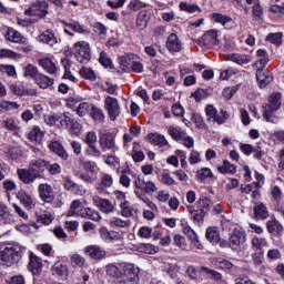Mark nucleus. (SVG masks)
<instances>
[{
  "instance_id": "nucleus-15",
  "label": "nucleus",
  "mask_w": 284,
  "mask_h": 284,
  "mask_svg": "<svg viewBox=\"0 0 284 284\" xmlns=\"http://www.w3.org/2000/svg\"><path fill=\"white\" fill-rule=\"evenodd\" d=\"M84 254L90 256L93 261H103L105 258L106 253L101 246L98 245H90L84 248Z\"/></svg>"
},
{
  "instance_id": "nucleus-43",
  "label": "nucleus",
  "mask_w": 284,
  "mask_h": 284,
  "mask_svg": "<svg viewBox=\"0 0 284 284\" xmlns=\"http://www.w3.org/2000/svg\"><path fill=\"white\" fill-rule=\"evenodd\" d=\"M267 245V241L263 237H253L252 247L255 252H265L263 248Z\"/></svg>"
},
{
  "instance_id": "nucleus-18",
  "label": "nucleus",
  "mask_w": 284,
  "mask_h": 284,
  "mask_svg": "<svg viewBox=\"0 0 284 284\" xmlns=\"http://www.w3.org/2000/svg\"><path fill=\"white\" fill-rule=\"evenodd\" d=\"M100 232V236L101 239H103V241H118V242H122L123 241V235H121V233L116 232V231H109L108 227L102 226L99 230Z\"/></svg>"
},
{
  "instance_id": "nucleus-33",
  "label": "nucleus",
  "mask_w": 284,
  "mask_h": 284,
  "mask_svg": "<svg viewBox=\"0 0 284 284\" xmlns=\"http://www.w3.org/2000/svg\"><path fill=\"white\" fill-rule=\"evenodd\" d=\"M187 211L191 214V219L195 221L196 223L203 222V219H205V215L207 214V211L203 209H194V206H187Z\"/></svg>"
},
{
  "instance_id": "nucleus-2",
  "label": "nucleus",
  "mask_w": 284,
  "mask_h": 284,
  "mask_svg": "<svg viewBox=\"0 0 284 284\" xmlns=\"http://www.w3.org/2000/svg\"><path fill=\"white\" fill-rule=\"evenodd\" d=\"M26 247L19 244H9L2 251H0V265L12 267V265L19 263L23 257Z\"/></svg>"
},
{
  "instance_id": "nucleus-4",
  "label": "nucleus",
  "mask_w": 284,
  "mask_h": 284,
  "mask_svg": "<svg viewBox=\"0 0 284 284\" xmlns=\"http://www.w3.org/2000/svg\"><path fill=\"white\" fill-rule=\"evenodd\" d=\"M38 193L43 203H53V207H61L63 203L61 201L54 202L55 195L52 185L45 183L38 186Z\"/></svg>"
},
{
  "instance_id": "nucleus-9",
  "label": "nucleus",
  "mask_w": 284,
  "mask_h": 284,
  "mask_svg": "<svg viewBox=\"0 0 284 284\" xmlns=\"http://www.w3.org/2000/svg\"><path fill=\"white\" fill-rule=\"evenodd\" d=\"M105 110L108 111L110 121H116V116L121 114L119 100L112 97H106L104 100Z\"/></svg>"
},
{
  "instance_id": "nucleus-41",
  "label": "nucleus",
  "mask_w": 284,
  "mask_h": 284,
  "mask_svg": "<svg viewBox=\"0 0 284 284\" xmlns=\"http://www.w3.org/2000/svg\"><path fill=\"white\" fill-rule=\"evenodd\" d=\"M168 133L174 141H182V139L185 136V132L181 130V128L176 126H169Z\"/></svg>"
},
{
  "instance_id": "nucleus-47",
  "label": "nucleus",
  "mask_w": 284,
  "mask_h": 284,
  "mask_svg": "<svg viewBox=\"0 0 284 284\" xmlns=\"http://www.w3.org/2000/svg\"><path fill=\"white\" fill-rule=\"evenodd\" d=\"M196 205L197 209L204 210V212L207 214L212 207V201L209 197H203L196 202Z\"/></svg>"
},
{
  "instance_id": "nucleus-63",
  "label": "nucleus",
  "mask_w": 284,
  "mask_h": 284,
  "mask_svg": "<svg viewBox=\"0 0 284 284\" xmlns=\"http://www.w3.org/2000/svg\"><path fill=\"white\" fill-rule=\"evenodd\" d=\"M64 187L69 192H74L75 190H79V184L74 183L70 176H67L64 179Z\"/></svg>"
},
{
  "instance_id": "nucleus-64",
  "label": "nucleus",
  "mask_w": 284,
  "mask_h": 284,
  "mask_svg": "<svg viewBox=\"0 0 284 284\" xmlns=\"http://www.w3.org/2000/svg\"><path fill=\"white\" fill-rule=\"evenodd\" d=\"M263 258H265V252H255L252 254L254 265H263Z\"/></svg>"
},
{
  "instance_id": "nucleus-44",
  "label": "nucleus",
  "mask_w": 284,
  "mask_h": 284,
  "mask_svg": "<svg viewBox=\"0 0 284 284\" xmlns=\"http://www.w3.org/2000/svg\"><path fill=\"white\" fill-rule=\"evenodd\" d=\"M99 63L103 65V68H109V70H114V63H112V59L105 51H102L99 57Z\"/></svg>"
},
{
  "instance_id": "nucleus-46",
  "label": "nucleus",
  "mask_w": 284,
  "mask_h": 284,
  "mask_svg": "<svg viewBox=\"0 0 284 284\" xmlns=\"http://www.w3.org/2000/svg\"><path fill=\"white\" fill-rule=\"evenodd\" d=\"M39 64L47 72H57V65L54 64V62H52V60H50V58H45V59L40 60Z\"/></svg>"
},
{
  "instance_id": "nucleus-31",
  "label": "nucleus",
  "mask_w": 284,
  "mask_h": 284,
  "mask_svg": "<svg viewBox=\"0 0 284 284\" xmlns=\"http://www.w3.org/2000/svg\"><path fill=\"white\" fill-rule=\"evenodd\" d=\"M226 61H233V63H237V65H245L250 63L251 58L246 54L232 53L226 55Z\"/></svg>"
},
{
  "instance_id": "nucleus-24",
  "label": "nucleus",
  "mask_w": 284,
  "mask_h": 284,
  "mask_svg": "<svg viewBox=\"0 0 284 284\" xmlns=\"http://www.w3.org/2000/svg\"><path fill=\"white\" fill-rule=\"evenodd\" d=\"M136 59V55L132 53H125L123 55L118 57V63L120 65V69L123 70V72L130 70V67L132 65V62Z\"/></svg>"
},
{
  "instance_id": "nucleus-7",
  "label": "nucleus",
  "mask_w": 284,
  "mask_h": 284,
  "mask_svg": "<svg viewBox=\"0 0 284 284\" xmlns=\"http://www.w3.org/2000/svg\"><path fill=\"white\" fill-rule=\"evenodd\" d=\"M139 283V267H134V264H124L122 266V277L120 283Z\"/></svg>"
},
{
  "instance_id": "nucleus-45",
  "label": "nucleus",
  "mask_w": 284,
  "mask_h": 284,
  "mask_svg": "<svg viewBox=\"0 0 284 284\" xmlns=\"http://www.w3.org/2000/svg\"><path fill=\"white\" fill-rule=\"evenodd\" d=\"M120 210H121V216H124L125 219H130V216H133L134 209L130 206L129 201L121 202Z\"/></svg>"
},
{
  "instance_id": "nucleus-49",
  "label": "nucleus",
  "mask_w": 284,
  "mask_h": 284,
  "mask_svg": "<svg viewBox=\"0 0 284 284\" xmlns=\"http://www.w3.org/2000/svg\"><path fill=\"white\" fill-rule=\"evenodd\" d=\"M212 19L215 21V23H221V26H225V23H232V18L223 16L222 13H213Z\"/></svg>"
},
{
  "instance_id": "nucleus-22",
  "label": "nucleus",
  "mask_w": 284,
  "mask_h": 284,
  "mask_svg": "<svg viewBox=\"0 0 284 284\" xmlns=\"http://www.w3.org/2000/svg\"><path fill=\"white\" fill-rule=\"evenodd\" d=\"M4 37L7 41L11 43H23L24 45L28 43V38L21 36V33L13 28H9Z\"/></svg>"
},
{
  "instance_id": "nucleus-20",
  "label": "nucleus",
  "mask_w": 284,
  "mask_h": 284,
  "mask_svg": "<svg viewBox=\"0 0 284 284\" xmlns=\"http://www.w3.org/2000/svg\"><path fill=\"white\" fill-rule=\"evenodd\" d=\"M100 146L103 152H105V150H114V148H116L114 135L110 132L102 133L100 135Z\"/></svg>"
},
{
  "instance_id": "nucleus-26",
  "label": "nucleus",
  "mask_w": 284,
  "mask_h": 284,
  "mask_svg": "<svg viewBox=\"0 0 284 284\" xmlns=\"http://www.w3.org/2000/svg\"><path fill=\"white\" fill-rule=\"evenodd\" d=\"M166 48L170 50V52H181V40H179V36L175 33H172L169 36L166 41Z\"/></svg>"
},
{
  "instance_id": "nucleus-5",
  "label": "nucleus",
  "mask_w": 284,
  "mask_h": 284,
  "mask_svg": "<svg viewBox=\"0 0 284 284\" xmlns=\"http://www.w3.org/2000/svg\"><path fill=\"white\" fill-rule=\"evenodd\" d=\"M48 1L36 0L28 10L24 11L27 17H40V19H45L48 17Z\"/></svg>"
},
{
  "instance_id": "nucleus-10",
  "label": "nucleus",
  "mask_w": 284,
  "mask_h": 284,
  "mask_svg": "<svg viewBox=\"0 0 284 284\" xmlns=\"http://www.w3.org/2000/svg\"><path fill=\"white\" fill-rule=\"evenodd\" d=\"M245 232L234 230L229 239V247H231V250H233L234 252H239L243 243H245Z\"/></svg>"
},
{
  "instance_id": "nucleus-27",
  "label": "nucleus",
  "mask_w": 284,
  "mask_h": 284,
  "mask_svg": "<svg viewBox=\"0 0 284 284\" xmlns=\"http://www.w3.org/2000/svg\"><path fill=\"white\" fill-rule=\"evenodd\" d=\"M77 216H81V219H89L90 221H99L101 219L99 212L90 207L80 209L77 212Z\"/></svg>"
},
{
  "instance_id": "nucleus-17",
  "label": "nucleus",
  "mask_w": 284,
  "mask_h": 284,
  "mask_svg": "<svg viewBox=\"0 0 284 284\" xmlns=\"http://www.w3.org/2000/svg\"><path fill=\"white\" fill-rule=\"evenodd\" d=\"M257 57H260L261 59L255 61V63L253 64V68L254 70H256V72H263L267 63H270L267 51L265 49H258Z\"/></svg>"
},
{
  "instance_id": "nucleus-60",
  "label": "nucleus",
  "mask_w": 284,
  "mask_h": 284,
  "mask_svg": "<svg viewBox=\"0 0 284 284\" xmlns=\"http://www.w3.org/2000/svg\"><path fill=\"white\" fill-rule=\"evenodd\" d=\"M81 165L87 172H91V174L97 172V162H92L90 160L81 161Z\"/></svg>"
},
{
  "instance_id": "nucleus-55",
  "label": "nucleus",
  "mask_w": 284,
  "mask_h": 284,
  "mask_svg": "<svg viewBox=\"0 0 284 284\" xmlns=\"http://www.w3.org/2000/svg\"><path fill=\"white\" fill-rule=\"evenodd\" d=\"M236 92H239V87H226L222 92V97H224L226 101H230Z\"/></svg>"
},
{
  "instance_id": "nucleus-3",
  "label": "nucleus",
  "mask_w": 284,
  "mask_h": 284,
  "mask_svg": "<svg viewBox=\"0 0 284 284\" xmlns=\"http://www.w3.org/2000/svg\"><path fill=\"white\" fill-rule=\"evenodd\" d=\"M281 93L271 94L268 98V103L263 106V116L268 123H275L272 114H274V112L277 110H281Z\"/></svg>"
},
{
  "instance_id": "nucleus-6",
  "label": "nucleus",
  "mask_w": 284,
  "mask_h": 284,
  "mask_svg": "<svg viewBox=\"0 0 284 284\" xmlns=\"http://www.w3.org/2000/svg\"><path fill=\"white\" fill-rule=\"evenodd\" d=\"M75 57L80 63H85L92 59V52L90 51V43L87 41H78L73 45Z\"/></svg>"
},
{
  "instance_id": "nucleus-25",
  "label": "nucleus",
  "mask_w": 284,
  "mask_h": 284,
  "mask_svg": "<svg viewBox=\"0 0 284 284\" xmlns=\"http://www.w3.org/2000/svg\"><path fill=\"white\" fill-rule=\"evenodd\" d=\"M17 199L20 200V203L27 209L32 210L34 207V201L32 200V195L28 194L24 190H20L17 193Z\"/></svg>"
},
{
  "instance_id": "nucleus-28",
  "label": "nucleus",
  "mask_w": 284,
  "mask_h": 284,
  "mask_svg": "<svg viewBox=\"0 0 284 284\" xmlns=\"http://www.w3.org/2000/svg\"><path fill=\"white\" fill-rule=\"evenodd\" d=\"M38 41H40L41 43H47V45H51V47L57 45V43H59V40H57V37L54 36V33L50 30L42 32L38 37Z\"/></svg>"
},
{
  "instance_id": "nucleus-58",
  "label": "nucleus",
  "mask_w": 284,
  "mask_h": 284,
  "mask_svg": "<svg viewBox=\"0 0 284 284\" xmlns=\"http://www.w3.org/2000/svg\"><path fill=\"white\" fill-rule=\"evenodd\" d=\"M1 126L6 130H10L11 132H17V130H19L17 122H14L13 119L3 120Z\"/></svg>"
},
{
  "instance_id": "nucleus-30",
  "label": "nucleus",
  "mask_w": 284,
  "mask_h": 284,
  "mask_svg": "<svg viewBox=\"0 0 284 284\" xmlns=\"http://www.w3.org/2000/svg\"><path fill=\"white\" fill-rule=\"evenodd\" d=\"M256 81L260 88H267L272 81H274V77L270 72H257Z\"/></svg>"
},
{
  "instance_id": "nucleus-32",
  "label": "nucleus",
  "mask_w": 284,
  "mask_h": 284,
  "mask_svg": "<svg viewBox=\"0 0 284 284\" xmlns=\"http://www.w3.org/2000/svg\"><path fill=\"white\" fill-rule=\"evenodd\" d=\"M253 210H254V216L258 221H265V219L270 216V211H267V206H265V204L263 203H257Z\"/></svg>"
},
{
  "instance_id": "nucleus-19",
  "label": "nucleus",
  "mask_w": 284,
  "mask_h": 284,
  "mask_svg": "<svg viewBox=\"0 0 284 284\" xmlns=\"http://www.w3.org/2000/svg\"><path fill=\"white\" fill-rule=\"evenodd\" d=\"M29 267L33 274H41L43 270V261L34 253L29 252Z\"/></svg>"
},
{
  "instance_id": "nucleus-54",
  "label": "nucleus",
  "mask_w": 284,
  "mask_h": 284,
  "mask_svg": "<svg viewBox=\"0 0 284 284\" xmlns=\"http://www.w3.org/2000/svg\"><path fill=\"white\" fill-rule=\"evenodd\" d=\"M197 176L200 181H205L206 179H214V174L212 173V170H210V168H203L197 171Z\"/></svg>"
},
{
  "instance_id": "nucleus-36",
  "label": "nucleus",
  "mask_w": 284,
  "mask_h": 284,
  "mask_svg": "<svg viewBox=\"0 0 284 284\" xmlns=\"http://www.w3.org/2000/svg\"><path fill=\"white\" fill-rule=\"evenodd\" d=\"M148 139L151 143H153V145H160V148H165V145H168V140L165 136L159 133H150Z\"/></svg>"
},
{
  "instance_id": "nucleus-48",
  "label": "nucleus",
  "mask_w": 284,
  "mask_h": 284,
  "mask_svg": "<svg viewBox=\"0 0 284 284\" xmlns=\"http://www.w3.org/2000/svg\"><path fill=\"white\" fill-rule=\"evenodd\" d=\"M92 108V104L88 102H82L77 108L75 112L78 116H85L88 113L90 114V109Z\"/></svg>"
},
{
  "instance_id": "nucleus-52",
  "label": "nucleus",
  "mask_w": 284,
  "mask_h": 284,
  "mask_svg": "<svg viewBox=\"0 0 284 284\" xmlns=\"http://www.w3.org/2000/svg\"><path fill=\"white\" fill-rule=\"evenodd\" d=\"M266 40L270 41V43H274V45H281V43H283V33H270Z\"/></svg>"
},
{
  "instance_id": "nucleus-62",
  "label": "nucleus",
  "mask_w": 284,
  "mask_h": 284,
  "mask_svg": "<svg viewBox=\"0 0 284 284\" xmlns=\"http://www.w3.org/2000/svg\"><path fill=\"white\" fill-rule=\"evenodd\" d=\"M126 174H130V171L122 170L120 183L123 185V187H130V183H132V180H130V176H128Z\"/></svg>"
},
{
  "instance_id": "nucleus-14",
  "label": "nucleus",
  "mask_w": 284,
  "mask_h": 284,
  "mask_svg": "<svg viewBox=\"0 0 284 284\" xmlns=\"http://www.w3.org/2000/svg\"><path fill=\"white\" fill-rule=\"evenodd\" d=\"M114 179H112V175L103 173L100 179V182H98L95 185L98 194H108V187H112Z\"/></svg>"
},
{
  "instance_id": "nucleus-13",
  "label": "nucleus",
  "mask_w": 284,
  "mask_h": 284,
  "mask_svg": "<svg viewBox=\"0 0 284 284\" xmlns=\"http://www.w3.org/2000/svg\"><path fill=\"white\" fill-rule=\"evenodd\" d=\"M24 77H30V79H34L36 83L42 89L50 88V85H53L54 83V80L38 72H26Z\"/></svg>"
},
{
  "instance_id": "nucleus-50",
  "label": "nucleus",
  "mask_w": 284,
  "mask_h": 284,
  "mask_svg": "<svg viewBox=\"0 0 284 284\" xmlns=\"http://www.w3.org/2000/svg\"><path fill=\"white\" fill-rule=\"evenodd\" d=\"M215 265L216 267H220V270H232V267H234V264H232V262L223 257L215 258Z\"/></svg>"
},
{
  "instance_id": "nucleus-40",
  "label": "nucleus",
  "mask_w": 284,
  "mask_h": 284,
  "mask_svg": "<svg viewBox=\"0 0 284 284\" xmlns=\"http://www.w3.org/2000/svg\"><path fill=\"white\" fill-rule=\"evenodd\" d=\"M89 114L91 119H93V121H99V123L103 122V120L105 119V114H103V110L94 105H91L89 110Z\"/></svg>"
},
{
  "instance_id": "nucleus-39",
  "label": "nucleus",
  "mask_w": 284,
  "mask_h": 284,
  "mask_svg": "<svg viewBox=\"0 0 284 284\" xmlns=\"http://www.w3.org/2000/svg\"><path fill=\"white\" fill-rule=\"evenodd\" d=\"M53 276H67L68 275V266L62 262H57L51 268Z\"/></svg>"
},
{
  "instance_id": "nucleus-8",
  "label": "nucleus",
  "mask_w": 284,
  "mask_h": 284,
  "mask_svg": "<svg viewBox=\"0 0 284 284\" xmlns=\"http://www.w3.org/2000/svg\"><path fill=\"white\" fill-rule=\"evenodd\" d=\"M197 43L202 48H214V45H219V31L214 29L206 31L201 39L197 40Z\"/></svg>"
},
{
  "instance_id": "nucleus-34",
  "label": "nucleus",
  "mask_w": 284,
  "mask_h": 284,
  "mask_svg": "<svg viewBox=\"0 0 284 284\" xmlns=\"http://www.w3.org/2000/svg\"><path fill=\"white\" fill-rule=\"evenodd\" d=\"M150 21V12L146 10H142L136 18V26L140 30H144V28H148V23Z\"/></svg>"
},
{
  "instance_id": "nucleus-12",
  "label": "nucleus",
  "mask_w": 284,
  "mask_h": 284,
  "mask_svg": "<svg viewBox=\"0 0 284 284\" xmlns=\"http://www.w3.org/2000/svg\"><path fill=\"white\" fill-rule=\"evenodd\" d=\"M62 128H67L70 134H79L81 132V123L79 121L70 118V115L64 114L63 118L60 120Z\"/></svg>"
},
{
  "instance_id": "nucleus-23",
  "label": "nucleus",
  "mask_w": 284,
  "mask_h": 284,
  "mask_svg": "<svg viewBox=\"0 0 284 284\" xmlns=\"http://www.w3.org/2000/svg\"><path fill=\"white\" fill-rule=\"evenodd\" d=\"M49 150L53 152L59 159H62V161H68V151H65V148H63V144L59 141H53L49 144Z\"/></svg>"
},
{
  "instance_id": "nucleus-57",
  "label": "nucleus",
  "mask_w": 284,
  "mask_h": 284,
  "mask_svg": "<svg viewBox=\"0 0 284 284\" xmlns=\"http://www.w3.org/2000/svg\"><path fill=\"white\" fill-rule=\"evenodd\" d=\"M85 154H88V156H93L94 159H100L101 150H99V148H97V144H91L85 150Z\"/></svg>"
},
{
  "instance_id": "nucleus-53",
  "label": "nucleus",
  "mask_w": 284,
  "mask_h": 284,
  "mask_svg": "<svg viewBox=\"0 0 284 284\" xmlns=\"http://www.w3.org/2000/svg\"><path fill=\"white\" fill-rule=\"evenodd\" d=\"M202 271L205 272V274H207V276L213 281H221V278H223V275H221V273L207 266H202Z\"/></svg>"
},
{
  "instance_id": "nucleus-29",
  "label": "nucleus",
  "mask_w": 284,
  "mask_h": 284,
  "mask_svg": "<svg viewBox=\"0 0 284 284\" xmlns=\"http://www.w3.org/2000/svg\"><path fill=\"white\" fill-rule=\"evenodd\" d=\"M205 239L213 245H216L221 241V232L216 226H210L206 229Z\"/></svg>"
},
{
  "instance_id": "nucleus-59",
  "label": "nucleus",
  "mask_w": 284,
  "mask_h": 284,
  "mask_svg": "<svg viewBox=\"0 0 284 284\" xmlns=\"http://www.w3.org/2000/svg\"><path fill=\"white\" fill-rule=\"evenodd\" d=\"M180 9H182L184 12H190V13L199 12V10H201V8H199V6L189 4L186 2H181Z\"/></svg>"
},
{
  "instance_id": "nucleus-51",
  "label": "nucleus",
  "mask_w": 284,
  "mask_h": 284,
  "mask_svg": "<svg viewBox=\"0 0 284 284\" xmlns=\"http://www.w3.org/2000/svg\"><path fill=\"white\" fill-rule=\"evenodd\" d=\"M45 170H48L49 174L52 176L61 174V165H59V163H50L45 161Z\"/></svg>"
},
{
  "instance_id": "nucleus-37",
  "label": "nucleus",
  "mask_w": 284,
  "mask_h": 284,
  "mask_svg": "<svg viewBox=\"0 0 284 284\" xmlns=\"http://www.w3.org/2000/svg\"><path fill=\"white\" fill-rule=\"evenodd\" d=\"M28 139L32 143H41L43 140V131L39 126H33V129L28 134Z\"/></svg>"
},
{
  "instance_id": "nucleus-42",
  "label": "nucleus",
  "mask_w": 284,
  "mask_h": 284,
  "mask_svg": "<svg viewBox=\"0 0 284 284\" xmlns=\"http://www.w3.org/2000/svg\"><path fill=\"white\" fill-rule=\"evenodd\" d=\"M62 23L65 28H69V30H72V32H78L79 34H85V32H88V34H90V32L85 30L82 26H80L79 22L62 21Z\"/></svg>"
},
{
  "instance_id": "nucleus-35",
  "label": "nucleus",
  "mask_w": 284,
  "mask_h": 284,
  "mask_svg": "<svg viewBox=\"0 0 284 284\" xmlns=\"http://www.w3.org/2000/svg\"><path fill=\"white\" fill-rule=\"evenodd\" d=\"M106 275L112 278H116L121 283V278H123V271L119 270V266L114 264L106 265Z\"/></svg>"
},
{
  "instance_id": "nucleus-21",
  "label": "nucleus",
  "mask_w": 284,
  "mask_h": 284,
  "mask_svg": "<svg viewBox=\"0 0 284 284\" xmlns=\"http://www.w3.org/2000/svg\"><path fill=\"white\" fill-rule=\"evenodd\" d=\"M266 230L272 236H281L283 234V224L272 216V220L266 222Z\"/></svg>"
},
{
  "instance_id": "nucleus-38",
  "label": "nucleus",
  "mask_w": 284,
  "mask_h": 284,
  "mask_svg": "<svg viewBox=\"0 0 284 284\" xmlns=\"http://www.w3.org/2000/svg\"><path fill=\"white\" fill-rule=\"evenodd\" d=\"M217 172L221 174H236V165L230 163V161L224 160L222 166H217Z\"/></svg>"
},
{
  "instance_id": "nucleus-1",
  "label": "nucleus",
  "mask_w": 284,
  "mask_h": 284,
  "mask_svg": "<svg viewBox=\"0 0 284 284\" xmlns=\"http://www.w3.org/2000/svg\"><path fill=\"white\" fill-rule=\"evenodd\" d=\"M45 160H32L28 169H18L17 174L26 185L34 183L36 179H45Z\"/></svg>"
},
{
  "instance_id": "nucleus-61",
  "label": "nucleus",
  "mask_w": 284,
  "mask_h": 284,
  "mask_svg": "<svg viewBox=\"0 0 284 284\" xmlns=\"http://www.w3.org/2000/svg\"><path fill=\"white\" fill-rule=\"evenodd\" d=\"M19 54L10 49H0V59H17Z\"/></svg>"
},
{
  "instance_id": "nucleus-16",
  "label": "nucleus",
  "mask_w": 284,
  "mask_h": 284,
  "mask_svg": "<svg viewBox=\"0 0 284 284\" xmlns=\"http://www.w3.org/2000/svg\"><path fill=\"white\" fill-rule=\"evenodd\" d=\"M93 203L104 214H110V212H114V205L112 204V201L108 199H101L99 195H95L93 196Z\"/></svg>"
},
{
  "instance_id": "nucleus-11",
  "label": "nucleus",
  "mask_w": 284,
  "mask_h": 284,
  "mask_svg": "<svg viewBox=\"0 0 284 284\" xmlns=\"http://www.w3.org/2000/svg\"><path fill=\"white\" fill-rule=\"evenodd\" d=\"M205 112L209 119H213V121H215L220 125L222 123H225L226 119H230V114H227V111H221L219 114V111L212 104L206 105Z\"/></svg>"
},
{
  "instance_id": "nucleus-56",
  "label": "nucleus",
  "mask_w": 284,
  "mask_h": 284,
  "mask_svg": "<svg viewBox=\"0 0 284 284\" xmlns=\"http://www.w3.org/2000/svg\"><path fill=\"white\" fill-rule=\"evenodd\" d=\"M272 199L274 203H281L283 201V191H281V187L275 185L271 191Z\"/></svg>"
}]
</instances>
